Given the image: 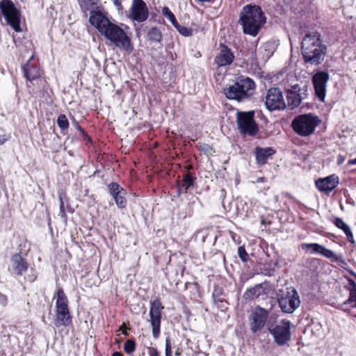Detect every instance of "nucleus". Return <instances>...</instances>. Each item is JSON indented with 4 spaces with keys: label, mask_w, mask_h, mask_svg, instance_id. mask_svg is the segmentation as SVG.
I'll return each mask as SVG.
<instances>
[{
    "label": "nucleus",
    "mask_w": 356,
    "mask_h": 356,
    "mask_svg": "<svg viewBox=\"0 0 356 356\" xmlns=\"http://www.w3.org/2000/svg\"><path fill=\"white\" fill-rule=\"evenodd\" d=\"M266 22V17L261 8L256 4H247L239 13L238 23L245 35L256 37Z\"/></svg>",
    "instance_id": "obj_1"
},
{
    "label": "nucleus",
    "mask_w": 356,
    "mask_h": 356,
    "mask_svg": "<svg viewBox=\"0 0 356 356\" xmlns=\"http://www.w3.org/2000/svg\"><path fill=\"white\" fill-rule=\"evenodd\" d=\"M301 52L304 61L314 65L323 63L327 53V47L323 43L317 31L307 33L302 40Z\"/></svg>",
    "instance_id": "obj_2"
},
{
    "label": "nucleus",
    "mask_w": 356,
    "mask_h": 356,
    "mask_svg": "<svg viewBox=\"0 0 356 356\" xmlns=\"http://www.w3.org/2000/svg\"><path fill=\"white\" fill-rule=\"evenodd\" d=\"M255 88V83L252 79L240 76L233 85L225 88L224 93L229 99L241 102L250 97Z\"/></svg>",
    "instance_id": "obj_3"
},
{
    "label": "nucleus",
    "mask_w": 356,
    "mask_h": 356,
    "mask_svg": "<svg viewBox=\"0 0 356 356\" xmlns=\"http://www.w3.org/2000/svg\"><path fill=\"white\" fill-rule=\"evenodd\" d=\"M54 297L56 298L55 318L54 324L55 327H71L73 325V316L69 308V301L63 289L59 288L56 290Z\"/></svg>",
    "instance_id": "obj_4"
},
{
    "label": "nucleus",
    "mask_w": 356,
    "mask_h": 356,
    "mask_svg": "<svg viewBox=\"0 0 356 356\" xmlns=\"http://www.w3.org/2000/svg\"><path fill=\"white\" fill-rule=\"evenodd\" d=\"M115 47L127 53H131L134 49L131 40L127 33L120 26L111 23L102 34Z\"/></svg>",
    "instance_id": "obj_5"
},
{
    "label": "nucleus",
    "mask_w": 356,
    "mask_h": 356,
    "mask_svg": "<svg viewBox=\"0 0 356 356\" xmlns=\"http://www.w3.org/2000/svg\"><path fill=\"white\" fill-rule=\"evenodd\" d=\"M321 123V120L318 116L312 113H307L296 116L293 120L291 126L298 135L307 137L314 133L316 128Z\"/></svg>",
    "instance_id": "obj_6"
},
{
    "label": "nucleus",
    "mask_w": 356,
    "mask_h": 356,
    "mask_svg": "<svg viewBox=\"0 0 356 356\" xmlns=\"http://www.w3.org/2000/svg\"><path fill=\"white\" fill-rule=\"evenodd\" d=\"M236 124L243 137H254L259 132V126L254 120V111H238L236 113Z\"/></svg>",
    "instance_id": "obj_7"
},
{
    "label": "nucleus",
    "mask_w": 356,
    "mask_h": 356,
    "mask_svg": "<svg viewBox=\"0 0 356 356\" xmlns=\"http://www.w3.org/2000/svg\"><path fill=\"white\" fill-rule=\"evenodd\" d=\"M0 9L7 24L17 33L22 32L21 12L11 0H1Z\"/></svg>",
    "instance_id": "obj_8"
},
{
    "label": "nucleus",
    "mask_w": 356,
    "mask_h": 356,
    "mask_svg": "<svg viewBox=\"0 0 356 356\" xmlns=\"http://www.w3.org/2000/svg\"><path fill=\"white\" fill-rule=\"evenodd\" d=\"M149 306V321L152 328V336L154 339H157L161 334V318L164 306L159 297L151 300Z\"/></svg>",
    "instance_id": "obj_9"
},
{
    "label": "nucleus",
    "mask_w": 356,
    "mask_h": 356,
    "mask_svg": "<svg viewBox=\"0 0 356 356\" xmlns=\"http://www.w3.org/2000/svg\"><path fill=\"white\" fill-rule=\"evenodd\" d=\"M287 280L279 277L277 280V286L279 288L277 293V300L281 310L284 313H289V288L287 286Z\"/></svg>",
    "instance_id": "obj_10"
},
{
    "label": "nucleus",
    "mask_w": 356,
    "mask_h": 356,
    "mask_svg": "<svg viewBox=\"0 0 356 356\" xmlns=\"http://www.w3.org/2000/svg\"><path fill=\"white\" fill-rule=\"evenodd\" d=\"M265 104L271 111L285 108L286 104L282 91L277 88H270L266 96Z\"/></svg>",
    "instance_id": "obj_11"
},
{
    "label": "nucleus",
    "mask_w": 356,
    "mask_h": 356,
    "mask_svg": "<svg viewBox=\"0 0 356 356\" xmlns=\"http://www.w3.org/2000/svg\"><path fill=\"white\" fill-rule=\"evenodd\" d=\"M330 79L327 72L319 71L315 73L312 79L315 94L318 99L323 102L326 94V84Z\"/></svg>",
    "instance_id": "obj_12"
},
{
    "label": "nucleus",
    "mask_w": 356,
    "mask_h": 356,
    "mask_svg": "<svg viewBox=\"0 0 356 356\" xmlns=\"http://www.w3.org/2000/svg\"><path fill=\"white\" fill-rule=\"evenodd\" d=\"M149 17L147 6L143 0H133L129 17L138 22H143Z\"/></svg>",
    "instance_id": "obj_13"
},
{
    "label": "nucleus",
    "mask_w": 356,
    "mask_h": 356,
    "mask_svg": "<svg viewBox=\"0 0 356 356\" xmlns=\"http://www.w3.org/2000/svg\"><path fill=\"white\" fill-rule=\"evenodd\" d=\"M89 22L92 26L97 29V31L102 35L107 27L112 23L106 16V14L103 11V9H97V10H92L90 12Z\"/></svg>",
    "instance_id": "obj_14"
},
{
    "label": "nucleus",
    "mask_w": 356,
    "mask_h": 356,
    "mask_svg": "<svg viewBox=\"0 0 356 356\" xmlns=\"http://www.w3.org/2000/svg\"><path fill=\"white\" fill-rule=\"evenodd\" d=\"M301 248L310 254H320L327 259H330L332 261L337 262L339 260L338 255L332 250L318 243H302Z\"/></svg>",
    "instance_id": "obj_15"
},
{
    "label": "nucleus",
    "mask_w": 356,
    "mask_h": 356,
    "mask_svg": "<svg viewBox=\"0 0 356 356\" xmlns=\"http://www.w3.org/2000/svg\"><path fill=\"white\" fill-rule=\"evenodd\" d=\"M108 190L110 195L113 197L118 208L124 209L127 204L126 195L127 191L120 186L117 182H111L108 185Z\"/></svg>",
    "instance_id": "obj_16"
},
{
    "label": "nucleus",
    "mask_w": 356,
    "mask_h": 356,
    "mask_svg": "<svg viewBox=\"0 0 356 356\" xmlns=\"http://www.w3.org/2000/svg\"><path fill=\"white\" fill-rule=\"evenodd\" d=\"M234 60V55L230 48L227 45L220 44V52L214 58V64L218 68L231 65Z\"/></svg>",
    "instance_id": "obj_17"
},
{
    "label": "nucleus",
    "mask_w": 356,
    "mask_h": 356,
    "mask_svg": "<svg viewBox=\"0 0 356 356\" xmlns=\"http://www.w3.org/2000/svg\"><path fill=\"white\" fill-rule=\"evenodd\" d=\"M307 86L305 83L294 84L291 87V109L298 106L307 96Z\"/></svg>",
    "instance_id": "obj_18"
},
{
    "label": "nucleus",
    "mask_w": 356,
    "mask_h": 356,
    "mask_svg": "<svg viewBox=\"0 0 356 356\" xmlns=\"http://www.w3.org/2000/svg\"><path fill=\"white\" fill-rule=\"evenodd\" d=\"M10 262L12 270L17 276H22L29 267L26 259L21 252L13 254L11 256Z\"/></svg>",
    "instance_id": "obj_19"
},
{
    "label": "nucleus",
    "mask_w": 356,
    "mask_h": 356,
    "mask_svg": "<svg viewBox=\"0 0 356 356\" xmlns=\"http://www.w3.org/2000/svg\"><path fill=\"white\" fill-rule=\"evenodd\" d=\"M33 58V55L22 66V70L24 78L32 85H35L34 80L42 76V71L38 65L31 63Z\"/></svg>",
    "instance_id": "obj_20"
},
{
    "label": "nucleus",
    "mask_w": 356,
    "mask_h": 356,
    "mask_svg": "<svg viewBox=\"0 0 356 356\" xmlns=\"http://www.w3.org/2000/svg\"><path fill=\"white\" fill-rule=\"evenodd\" d=\"M268 314L264 309L259 308L251 314L250 328L253 333L260 331L265 325Z\"/></svg>",
    "instance_id": "obj_21"
},
{
    "label": "nucleus",
    "mask_w": 356,
    "mask_h": 356,
    "mask_svg": "<svg viewBox=\"0 0 356 356\" xmlns=\"http://www.w3.org/2000/svg\"><path fill=\"white\" fill-rule=\"evenodd\" d=\"M338 176L332 175L324 178H319L316 180V188L321 192L329 193L334 190L339 184Z\"/></svg>",
    "instance_id": "obj_22"
},
{
    "label": "nucleus",
    "mask_w": 356,
    "mask_h": 356,
    "mask_svg": "<svg viewBox=\"0 0 356 356\" xmlns=\"http://www.w3.org/2000/svg\"><path fill=\"white\" fill-rule=\"evenodd\" d=\"M284 325H276L270 330L275 342L279 345H283L289 340V321H284Z\"/></svg>",
    "instance_id": "obj_23"
},
{
    "label": "nucleus",
    "mask_w": 356,
    "mask_h": 356,
    "mask_svg": "<svg viewBox=\"0 0 356 356\" xmlns=\"http://www.w3.org/2000/svg\"><path fill=\"white\" fill-rule=\"evenodd\" d=\"M254 154L257 164L262 166L266 164L268 159L275 154V150L273 147H256Z\"/></svg>",
    "instance_id": "obj_24"
},
{
    "label": "nucleus",
    "mask_w": 356,
    "mask_h": 356,
    "mask_svg": "<svg viewBox=\"0 0 356 356\" xmlns=\"http://www.w3.org/2000/svg\"><path fill=\"white\" fill-rule=\"evenodd\" d=\"M34 83L35 85H32L31 83H26L30 94L36 95L44 92L47 82L43 76L35 79Z\"/></svg>",
    "instance_id": "obj_25"
},
{
    "label": "nucleus",
    "mask_w": 356,
    "mask_h": 356,
    "mask_svg": "<svg viewBox=\"0 0 356 356\" xmlns=\"http://www.w3.org/2000/svg\"><path fill=\"white\" fill-rule=\"evenodd\" d=\"M332 222L337 228L343 232L349 242L351 243H355L353 234L350 227L343 220L342 218L337 217L333 220Z\"/></svg>",
    "instance_id": "obj_26"
},
{
    "label": "nucleus",
    "mask_w": 356,
    "mask_h": 356,
    "mask_svg": "<svg viewBox=\"0 0 356 356\" xmlns=\"http://www.w3.org/2000/svg\"><path fill=\"white\" fill-rule=\"evenodd\" d=\"M147 38L151 43L162 41L163 34L161 31L156 26L151 27L147 32Z\"/></svg>",
    "instance_id": "obj_27"
},
{
    "label": "nucleus",
    "mask_w": 356,
    "mask_h": 356,
    "mask_svg": "<svg viewBox=\"0 0 356 356\" xmlns=\"http://www.w3.org/2000/svg\"><path fill=\"white\" fill-rule=\"evenodd\" d=\"M79 5L82 11L86 14H87L88 12L90 13L92 10H97V9L101 8L97 3L95 2L93 0H81Z\"/></svg>",
    "instance_id": "obj_28"
},
{
    "label": "nucleus",
    "mask_w": 356,
    "mask_h": 356,
    "mask_svg": "<svg viewBox=\"0 0 356 356\" xmlns=\"http://www.w3.org/2000/svg\"><path fill=\"white\" fill-rule=\"evenodd\" d=\"M196 177L192 176L190 172H186L183 175L182 184L181 185L183 188V192L186 193L188 190L191 187H193L195 183Z\"/></svg>",
    "instance_id": "obj_29"
},
{
    "label": "nucleus",
    "mask_w": 356,
    "mask_h": 356,
    "mask_svg": "<svg viewBox=\"0 0 356 356\" xmlns=\"http://www.w3.org/2000/svg\"><path fill=\"white\" fill-rule=\"evenodd\" d=\"M349 291V298L346 301H345L343 303L342 307H344L348 304L354 302L355 304L353 307H356V283L353 280L350 281Z\"/></svg>",
    "instance_id": "obj_30"
},
{
    "label": "nucleus",
    "mask_w": 356,
    "mask_h": 356,
    "mask_svg": "<svg viewBox=\"0 0 356 356\" xmlns=\"http://www.w3.org/2000/svg\"><path fill=\"white\" fill-rule=\"evenodd\" d=\"M57 124L63 134L69 129L70 123L65 114H60L58 115L57 118Z\"/></svg>",
    "instance_id": "obj_31"
},
{
    "label": "nucleus",
    "mask_w": 356,
    "mask_h": 356,
    "mask_svg": "<svg viewBox=\"0 0 356 356\" xmlns=\"http://www.w3.org/2000/svg\"><path fill=\"white\" fill-rule=\"evenodd\" d=\"M293 293L291 296V313L297 309L300 305L298 294L296 289H293Z\"/></svg>",
    "instance_id": "obj_32"
},
{
    "label": "nucleus",
    "mask_w": 356,
    "mask_h": 356,
    "mask_svg": "<svg viewBox=\"0 0 356 356\" xmlns=\"http://www.w3.org/2000/svg\"><path fill=\"white\" fill-rule=\"evenodd\" d=\"M162 14L169 19V21L172 23V24L175 26L177 24L178 22L176 19L175 15L169 9L168 7L164 6L162 9Z\"/></svg>",
    "instance_id": "obj_33"
},
{
    "label": "nucleus",
    "mask_w": 356,
    "mask_h": 356,
    "mask_svg": "<svg viewBox=\"0 0 356 356\" xmlns=\"http://www.w3.org/2000/svg\"><path fill=\"white\" fill-rule=\"evenodd\" d=\"M177 31L183 36L189 37L193 35V29L189 27L181 26L179 23L174 26Z\"/></svg>",
    "instance_id": "obj_34"
},
{
    "label": "nucleus",
    "mask_w": 356,
    "mask_h": 356,
    "mask_svg": "<svg viewBox=\"0 0 356 356\" xmlns=\"http://www.w3.org/2000/svg\"><path fill=\"white\" fill-rule=\"evenodd\" d=\"M136 344L133 339L127 340L124 344V350L127 354H131L136 350Z\"/></svg>",
    "instance_id": "obj_35"
},
{
    "label": "nucleus",
    "mask_w": 356,
    "mask_h": 356,
    "mask_svg": "<svg viewBox=\"0 0 356 356\" xmlns=\"http://www.w3.org/2000/svg\"><path fill=\"white\" fill-rule=\"evenodd\" d=\"M78 131H79L80 136L85 145H91L92 143V138L88 134L83 128H82V127H79Z\"/></svg>",
    "instance_id": "obj_36"
},
{
    "label": "nucleus",
    "mask_w": 356,
    "mask_h": 356,
    "mask_svg": "<svg viewBox=\"0 0 356 356\" xmlns=\"http://www.w3.org/2000/svg\"><path fill=\"white\" fill-rule=\"evenodd\" d=\"M225 291L223 288L219 285H214L212 297L213 300L223 298Z\"/></svg>",
    "instance_id": "obj_37"
},
{
    "label": "nucleus",
    "mask_w": 356,
    "mask_h": 356,
    "mask_svg": "<svg viewBox=\"0 0 356 356\" xmlns=\"http://www.w3.org/2000/svg\"><path fill=\"white\" fill-rule=\"evenodd\" d=\"M215 305L222 312H227L228 310L229 302L225 298L213 300Z\"/></svg>",
    "instance_id": "obj_38"
},
{
    "label": "nucleus",
    "mask_w": 356,
    "mask_h": 356,
    "mask_svg": "<svg viewBox=\"0 0 356 356\" xmlns=\"http://www.w3.org/2000/svg\"><path fill=\"white\" fill-rule=\"evenodd\" d=\"M238 254L243 262H247L249 259V255L244 246H239L238 248Z\"/></svg>",
    "instance_id": "obj_39"
},
{
    "label": "nucleus",
    "mask_w": 356,
    "mask_h": 356,
    "mask_svg": "<svg viewBox=\"0 0 356 356\" xmlns=\"http://www.w3.org/2000/svg\"><path fill=\"white\" fill-rule=\"evenodd\" d=\"M259 293L257 292V289L256 288H252L250 289H248L245 293V297L246 298H249V299H254L255 298H257L259 296Z\"/></svg>",
    "instance_id": "obj_40"
},
{
    "label": "nucleus",
    "mask_w": 356,
    "mask_h": 356,
    "mask_svg": "<svg viewBox=\"0 0 356 356\" xmlns=\"http://www.w3.org/2000/svg\"><path fill=\"white\" fill-rule=\"evenodd\" d=\"M59 200H60V207H59L60 213H59V215L62 218L66 219L67 213L65 212V204H64L63 197L60 195H59Z\"/></svg>",
    "instance_id": "obj_41"
},
{
    "label": "nucleus",
    "mask_w": 356,
    "mask_h": 356,
    "mask_svg": "<svg viewBox=\"0 0 356 356\" xmlns=\"http://www.w3.org/2000/svg\"><path fill=\"white\" fill-rule=\"evenodd\" d=\"M165 356H172V348L169 338L165 340Z\"/></svg>",
    "instance_id": "obj_42"
},
{
    "label": "nucleus",
    "mask_w": 356,
    "mask_h": 356,
    "mask_svg": "<svg viewBox=\"0 0 356 356\" xmlns=\"http://www.w3.org/2000/svg\"><path fill=\"white\" fill-rule=\"evenodd\" d=\"M8 299L6 295L2 293L0 291V305L3 307H6L8 305Z\"/></svg>",
    "instance_id": "obj_43"
},
{
    "label": "nucleus",
    "mask_w": 356,
    "mask_h": 356,
    "mask_svg": "<svg viewBox=\"0 0 356 356\" xmlns=\"http://www.w3.org/2000/svg\"><path fill=\"white\" fill-rule=\"evenodd\" d=\"M148 354L149 356H161L158 350L154 347L148 348Z\"/></svg>",
    "instance_id": "obj_44"
},
{
    "label": "nucleus",
    "mask_w": 356,
    "mask_h": 356,
    "mask_svg": "<svg viewBox=\"0 0 356 356\" xmlns=\"http://www.w3.org/2000/svg\"><path fill=\"white\" fill-rule=\"evenodd\" d=\"M10 138L9 135L6 134H0V145L5 143Z\"/></svg>",
    "instance_id": "obj_45"
},
{
    "label": "nucleus",
    "mask_w": 356,
    "mask_h": 356,
    "mask_svg": "<svg viewBox=\"0 0 356 356\" xmlns=\"http://www.w3.org/2000/svg\"><path fill=\"white\" fill-rule=\"evenodd\" d=\"M25 279L29 282H33L37 279V275L35 273H32L29 275Z\"/></svg>",
    "instance_id": "obj_46"
},
{
    "label": "nucleus",
    "mask_w": 356,
    "mask_h": 356,
    "mask_svg": "<svg viewBox=\"0 0 356 356\" xmlns=\"http://www.w3.org/2000/svg\"><path fill=\"white\" fill-rule=\"evenodd\" d=\"M177 196L179 197L182 193L183 188L181 186L180 181H177Z\"/></svg>",
    "instance_id": "obj_47"
},
{
    "label": "nucleus",
    "mask_w": 356,
    "mask_h": 356,
    "mask_svg": "<svg viewBox=\"0 0 356 356\" xmlns=\"http://www.w3.org/2000/svg\"><path fill=\"white\" fill-rule=\"evenodd\" d=\"M127 327L126 326L125 323H123L120 327V330L122 332V333L124 334V335H128V332H127Z\"/></svg>",
    "instance_id": "obj_48"
},
{
    "label": "nucleus",
    "mask_w": 356,
    "mask_h": 356,
    "mask_svg": "<svg viewBox=\"0 0 356 356\" xmlns=\"http://www.w3.org/2000/svg\"><path fill=\"white\" fill-rule=\"evenodd\" d=\"M277 6H280L281 8H282V10L284 13H286L288 12L289 9V6L288 4H285V5H281V2L280 3L279 5H277Z\"/></svg>",
    "instance_id": "obj_49"
},
{
    "label": "nucleus",
    "mask_w": 356,
    "mask_h": 356,
    "mask_svg": "<svg viewBox=\"0 0 356 356\" xmlns=\"http://www.w3.org/2000/svg\"><path fill=\"white\" fill-rule=\"evenodd\" d=\"M197 147L201 151H206L209 148H210L209 145L207 144H203L202 145H200L199 146H197Z\"/></svg>",
    "instance_id": "obj_50"
},
{
    "label": "nucleus",
    "mask_w": 356,
    "mask_h": 356,
    "mask_svg": "<svg viewBox=\"0 0 356 356\" xmlns=\"http://www.w3.org/2000/svg\"><path fill=\"white\" fill-rule=\"evenodd\" d=\"M344 161H345V157L343 155L339 154V155L337 156V163H338V165L342 164Z\"/></svg>",
    "instance_id": "obj_51"
},
{
    "label": "nucleus",
    "mask_w": 356,
    "mask_h": 356,
    "mask_svg": "<svg viewBox=\"0 0 356 356\" xmlns=\"http://www.w3.org/2000/svg\"><path fill=\"white\" fill-rule=\"evenodd\" d=\"M356 164V158L353 159H350L348 161V165H355Z\"/></svg>",
    "instance_id": "obj_52"
},
{
    "label": "nucleus",
    "mask_w": 356,
    "mask_h": 356,
    "mask_svg": "<svg viewBox=\"0 0 356 356\" xmlns=\"http://www.w3.org/2000/svg\"><path fill=\"white\" fill-rule=\"evenodd\" d=\"M111 356H123V355L120 352L115 351Z\"/></svg>",
    "instance_id": "obj_53"
},
{
    "label": "nucleus",
    "mask_w": 356,
    "mask_h": 356,
    "mask_svg": "<svg viewBox=\"0 0 356 356\" xmlns=\"http://www.w3.org/2000/svg\"><path fill=\"white\" fill-rule=\"evenodd\" d=\"M74 125L77 130L79 127H81L75 119H74Z\"/></svg>",
    "instance_id": "obj_54"
},
{
    "label": "nucleus",
    "mask_w": 356,
    "mask_h": 356,
    "mask_svg": "<svg viewBox=\"0 0 356 356\" xmlns=\"http://www.w3.org/2000/svg\"><path fill=\"white\" fill-rule=\"evenodd\" d=\"M186 169L188 170H191L193 169V166L192 165H188L186 166Z\"/></svg>",
    "instance_id": "obj_55"
},
{
    "label": "nucleus",
    "mask_w": 356,
    "mask_h": 356,
    "mask_svg": "<svg viewBox=\"0 0 356 356\" xmlns=\"http://www.w3.org/2000/svg\"><path fill=\"white\" fill-rule=\"evenodd\" d=\"M286 99L289 101V90H286Z\"/></svg>",
    "instance_id": "obj_56"
},
{
    "label": "nucleus",
    "mask_w": 356,
    "mask_h": 356,
    "mask_svg": "<svg viewBox=\"0 0 356 356\" xmlns=\"http://www.w3.org/2000/svg\"><path fill=\"white\" fill-rule=\"evenodd\" d=\"M343 310L344 312H348V309H345V308H343Z\"/></svg>",
    "instance_id": "obj_57"
},
{
    "label": "nucleus",
    "mask_w": 356,
    "mask_h": 356,
    "mask_svg": "<svg viewBox=\"0 0 356 356\" xmlns=\"http://www.w3.org/2000/svg\"><path fill=\"white\" fill-rule=\"evenodd\" d=\"M175 355H179V352H176V353H175Z\"/></svg>",
    "instance_id": "obj_58"
}]
</instances>
